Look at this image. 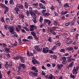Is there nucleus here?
I'll use <instances>...</instances> for the list:
<instances>
[{"label":"nucleus","mask_w":79,"mask_h":79,"mask_svg":"<svg viewBox=\"0 0 79 79\" xmlns=\"http://www.w3.org/2000/svg\"><path fill=\"white\" fill-rule=\"evenodd\" d=\"M34 73V72L33 71H30L29 73V75H30V76H33Z\"/></svg>","instance_id":"25"},{"label":"nucleus","mask_w":79,"mask_h":79,"mask_svg":"<svg viewBox=\"0 0 79 79\" xmlns=\"http://www.w3.org/2000/svg\"><path fill=\"white\" fill-rule=\"evenodd\" d=\"M48 47H46L45 48H43V53H48Z\"/></svg>","instance_id":"8"},{"label":"nucleus","mask_w":79,"mask_h":79,"mask_svg":"<svg viewBox=\"0 0 79 79\" xmlns=\"http://www.w3.org/2000/svg\"><path fill=\"white\" fill-rule=\"evenodd\" d=\"M5 11H4V13L5 14L8 11V10H9V8L6 6V8H5Z\"/></svg>","instance_id":"20"},{"label":"nucleus","mask_w":79,"mask_h":79,"mask_svg":"<svg viewBox=\"0 0 79 79\" xmlns=\"http://www.w3.org/2000/svg\"><path fill=\"white\" fill-rule=\"evenodd\" d=\"M15 78L16 79H22L21 77L20 76H17L15 77Z\"/></svg>","instance_id":"45"},{"label":"nucleus","mask_w":79,"mask_h":79,"mask_svg":"<svg viewBox=\"0 0 79 79\" xmlns=\"http://www.w3.org/2000/svg\"><path fill=\"white\" fill-rule=\"evenodd\" d=\"M39 6L41 9H45V7L41 3H39Z\"/></svg>","instance_id":"14"},{"label":"nucleus","mask_w":79,"mask_h":79,"mask_svg":"<svg viewBox=\"0 0 79 79\" xmlns=\"http://www.w3.org/2000/svg\"><path fill=\"white\" fill-rule=\"evenodd\" d=\"M56 48V46H55L53 47L52 49V50L54 51Z\"/></svg>","instance_id":"34"},{"label":"nucleus","mask_w":79,"mask_h":79,"mask_svg":"<svg viewBox=\"0 0 79 79\" xmlns=\"http://www.w3.org/2000/svg\"><path fill=\"white\" fill-rule=\"evenodd\" d=\"M2 8H5L6 6H5V5L3 4L2 5Z\"/></svg>","instance_id":"53"},{"label":"nucleus","mask_w":79,"mask_h":79,"mask_svg":"<svg viewBox=\"0 0 79 79\" xmlns=\"http://www.w3.org/2000/svg\"><path fill=\"white\" fill-rule=\"evenodd\" d=\"M71 24V23L70 22H68V23H66L65 24V26H68L69 25V24Z\"/></svg>","instance_id":"41"},{"label":"nucleus","mask_w":79,"mask_h":79,"mask_svg":"<svg viewBox=\"0 0 79 79\" xmlns=\"http://www.w3.org/2000/svg\"><path fill=\"white\" fill-rule=\"evenodd\" d=\"M9 19H10L9 18H6V22H8V21H9Z\"/></svg>","instance_id":"62"},{"label":"nucleus","mask_w":79,"mask_h":79,"mask_svg":"<svg viewBox=\"0 0 79 79\" xmlns=\"http://www.w3.org/2000/svg\"><path fill=\"white\" fill-rule=\"evenodd\" d=\"M21 31L22 32H23V33H26V31L24 30V29H21Z\"/></svg>","instance_id":"63"},{"label":"nucleus","mask_w":79,"mask_h":79,"mask_svg":"<svg viewBox=\"0 0 79 79\" xmlns=\"http://www.w3.org/2000/svg\"><path fill=\"white\" fill-rule=\"evenodd\" d=\"M50 32H51V33L53 35H55L56 34V33H55V32H54L53 30H50Z\"/></svg>","instance_id":"27"},{"label":"nucleus","mask_w":79,"mask_h":79,"mask_svg":"<svg viewBox=\"0 0 79 79\" xmlns=\"http://www.w3.org/2000/svg\"><path fill=\"white\" fill-rule=\"evenodd\" d=\"M44 22H45V23H47L49 25L50 24H51V21L48 19H44Z\"/></svg>","instance_id":"13"},{"label":"nucleus","mask_w":79,"mask_h":79,"mask_svg":"<svg viewBox=\"0 0 79 79\" xmlns=\"http://www.w3.org/2000/svg\"><path fill=\"white\" fill-rule=\"evenodd\" d=\"M45 10H43L42 11V13H43V15L44 16V15H45V10H46V9H45V8L44 9Z\"/></svg>","instance_id":"38"},{"label":"nucleus","mask_w":79,"mask_h":79,"mask_svg":"<svg viewBox=\"0 0 79 79\" xmlns=\"http://www.w3.org/2000/svg\"><path fill=\"white\" fill-rule=\"evenodd\" d=\"M18 27L19 29V30H21V29L22 27H21V25H18Z\"/></svg>","instance_id":"47"},{"label":"nucleus","mask_w":79,"mask_h":79,"mask_svg":"<svg viewBox=\"0 0 79 79\" xmlns=\"http://www.w3.org/2000/svg\"><path fill=\"white\" fill-rule=\"evenodd\" d=\"M67 62V61H66V60H63L62 64H66V63Z\"/></svg>","instance_id":"46"},{"label":"nucleus","mask_w":79,"mask_h":79,"mask_svg":"<svg viewBox=\"0 0 79 79\" xmlns=\"http://www.w3.org/2000/svg\"><path fill=\"white\" fill-rule=\"evenodd\" d=\"M76 31V28H73L72 30V32H75Z\"/></svg>","instance_id":"57"},{"label":"nucleus","mask_w":79,"mask_h":79,"mask_svg":"<svg viewBox=\"0 0 79 79\" xmlns=\"http://www.w3.org/2000/svg\"><path fill=\"white\" fill-rule=\"evenodd\" d=\"M29 11L30 13V15L31 16H32V7H30L29 8Z\"/></svg>","instance_id":"15"},{"label":"nucleus","mask_w":79,"mask_h":79,"mask_svg":"<svg viewBox=\"0 0 79 79\" xmlns=\"http://www.w3.org/2000/svg\"><path fill=\"white\" fill-rule=\"evenodd\" d=\"M15 42L14 44H13L14 46H17V45H18V43L16 42V41H15Z\"/></svg>","instance_id":"54"},{"label":"nucleus","mask_w":79,"mask_h":79,"mask_svg":"<svg viewBox=\"0 0 79 79\" xmlns=\"http://www.w3.org/2000/svg\"><path fill=\"white\" fill-rule=\"evenodd\" d=\"M1 20L2 22H5V21L4 20V19H3V17H2L1 18Z\"/></svg>","instance_id":"58"},{"label":"nucleus","mask_w":79,"mask_h":79,"mask_svg":"<svg viewBox=\"0 0 79 79\" xmlns=\"http://www.w3.org/2000/svg\"><path fill=\"white\" fill-rule=\"evenodd\" d=\"M31 34L34 37H35L36 34L34 33V32L33 31L31 32Z\"/></svg>","instance_id":"33"},{"label":"nucleus","mask_w":79,"mask_h":79,"mask_svg":"<svg viewBox=\"0 0 79 79\" xmlns=\"http://www.w3.org/2000/svg\"><path fill=\"white\" fill-rule=\"evenodd\" d=\"M73 50V48L71 47H69L67 48V51H72Z\"/></svg>","instance_id":"19"},{"label":"nucleus","mask_w":79,"mask_h":79,"mask_svg":"<svg viewBox=\"0 0 79 79\" xmlns=\"http://www.w3.org/2000/svg\"><path fill=\"white\" fill-rule=\"evenodd\" d=\"M38 76V73L34 72L33 74V76L36 77Z\"/></svg>","instance_id":"32"},{"label":"nucleus","mask_w":79,"mask_h":79,"mask_svg":"<svg viewBox=\"0 0 79 79\" xmlns=\"http://www.w3.org/2000/svg\"><path fill=\"white\" fill-rule=\"evenodd\" d=\"M44 77L46 79H55V77L53 75H52V74H51L50 75H47L44 76Z\"/></svg>","instance_id":"2"},{"label":"nucleus","mask_w":79,"mask_h":79,"mask_svg":"<svg viewBox=\"0 0 79 79\" xmlns=\"http://www.w3.org/2000/svg\"><path fill=\"white\" fill-rule=\"evenodd\" d=\"M56 45H57V46H58V47H60V46L61 45V43H60V41H58Z\"/></svg>","instance_id":"30"},{"label":"nucleus","mask_w":79,"mask_h":79,"mask_svg":"<svg viewBox=\"0 0 79 79\" xmlns=\"http://www.w3.org/2000/svg\"><path fill=\"white\" fill-rule=\"evenodd\" d=\"M53 58H54V59H56L57 57H56V56L55 55H53Z\"/></svg>","instance_id":"56"},{"label":"nucleus","mask_w":79,"mask_h":79,"mask_svg":"<svg viewBox=\"0 0 79 79\" xmlns=\"http://www.w3.org/2000/svg\"><path fill=\"white\" fill-rule=\"evenodd\" d=\"M19 66L20 67H22L23 68V69H26V66L24 65V64H19Z\"/></svg>","instance_id":"16"},{"label":"nucleus","mask_w":79,"mask_h":79,"mask_svg":"<svg viewBox=\"0 0 79 79\" xmlns=\"http://www.w3.org/2000/svg\"><path fill=\"white\" fill-rule=\"evenodd\" d=\"M19 8H20L21 9H24L23 6L22 5H20L19 6Z\"/></svg>","instance_id":"42"},{"label":"nucleus","mask_w":79,"mask_h":79,"mask_svg":"<svg viewBox=\"0 0 79 79\" xmlns=\"http://www.w3.org/2000/svg\"><path fill=\"white\" fill-rule=\"evenodd\" d=\"M36 67L34 66H33L31 68V69H36Z\"/></svg>","instance_id":"64"},{"label":"nucleus","mask_w":79,"mask_h":79,"mask_svg":"<svg viewBox=\"0 0 79 79\" xmlns=\"http://www.w3.org/2000/svg\"><path fill=\"white\" fill-rule=\"evenodd\" d=\"M53 23L54 25H57V24H58L59 22L56 21H54L53 22Z\"/></svg>","instance_id":"29"},{"label":"nucleus","mask_w":79,"mask_h":79,"mask_svg":"<svg viewBox=\"0 0 79 79\" xmlns=\"http://www.w3.org/2000/svg\"><path fill=\"white\" fill-rule=\"evenodd\" d=\"M61 59L62 60H66V57L64 56H62L61 58Z\"/></svg>","instance_id":"43"},{"label":"nucleus","mask_w":79,"mask_h":79,"mask_svg":"<svg viewBox=\"0 0 79 79\" xmlns=\"http://www.w3.org/2000/svg\"><path fill=\"white\" fill-rule=\"evenodd\" d=\"M35 50L38 51V52H41L42 49V48H40L38 46H35Z\"/></svg>","instance_id":"7"},{"label":"nucleus","mask_w":79,"mask_h":79,"mask_svg":"<svg viewBox=\"0 0 79 79\" xmlns=\"http://www.w3.org/2000/svg\"><path fill=\"white\" fill-rule=\"evenodd\" d=\"M26 14L27 17H29V16H30V15H31V13H30V12H29L28 11H27L26 13Z\"/></svg>","instance_id":"26"},{"label":"nucleus","mask_w":79,"mask_h":79,"mask_svg":"<svg viewBox=\"0 0 79 79\" xmlns=\"http://www.w3.org/2000/svg\"><path fill=\"white\" fill-rule=\"evenodd\" d=\"M24 7L26 9H28V4L27 2H25L24 4Z\"/></svg>","instance_id":"18"},{"label":"nucleus","mask_w":79,"mask_h":79,"mask_svg":"<svg viewBox=\"0 0 79 79\" xmlns=\"http://www.w3.org/2000/svg\"><path fill=\"white\" fill-rule=\"evenodd\" d=\"M65 50H64V49H62L60 50V52H64Z\"/></svg>","instance_id":"61"},{"label":"nucleus","mask_w":79,"mask_h":79,"mask_svg":"<svg viewBox=\"0 0 79 79\" xmlns=\"http://www.w3.org/2000/svg\"><path fill=\"white\" fill-rule=\"evenodd\" d=\"M48 39L49 42H52V38L51 37L48 38Z\"/></svg>","instance_id":"37"},{"label":"nucleus","mask_w":79,"mask_h":79,"mask_svg":"<svg viewBox=\"0 0 79 79\" xmlns=\"http://www.w3.org/2000/svg\"><path fill=\"white\" fill-rule=\"evenodd\" d=\"M40 2L44 4H47V2H45V1L44 0H41Z\"/></svg>","instance_id":"36"},{"label":"nucleus","mask_w":79,"mask_h":79,"mask_svg":"<svg viewBox=\"0 0 79 79\" xmlns=\"http://www.w3.org/2000/svg\"><path fill=\"white\" fill-rule=\"evenodd\" d=\"M19 18L21 19H24V15L23 13L21 12H20L19 13Z\"/></svg>","instance_id":"4"},{"label":"nucleus","mask_w":79,"mask_h":79,"mask_svg":"<svg viewBox=\"0 0 79 79\" xmlns=\"http://www.w3.org/2000/svg\"><path fill=\"white\" fill-rule=\"evenodd\" d=\"M39 21L40 23H42L43 21V18L42 17H40V18Z\"/></svg>","instance_id":"44"},{"label":"nucleus","mask_w":79,"mask_h":79,"mask_svg":"<svg viewBox=\"0 0 79 79\" xmlns=\"http://www.w3.org/2000/svg\"><path fill=\"white\" fill-rule=\"evenodd\" d=\"M78 35H79V34H76V37H75V39H77H77H78Z\"/></svg>","instance_id":"51"},{"label":"nucleus","mask_w":79,"mask_h":79,"mask_svg":"<svg viewBox=\"0 0 79 79\" xmlns=\"http://www.w3.org/2000/svg\"><path fill=\"white\" fill-rule=\"evenodd\" d=\"M32 63L34 64H35V63H37V64H39L40 62L37 61V60H36L35 59H34V60H32Z\"/></svg>","instance_id":"12"},{"label":"nucleus","mask_w":79,"mask_h":79,"mask_svg":"<svg viewBox=\"0 0 79 79\" xmlns=\"http://www.w3.org/2000/svg\"><path fill=\"white\" fill-rule=\"evenodd\" d=\"M64 7L66 8H69V4L68 3L65 4L64 5Z\"/></svg>","instance_id":"24"},{"label":"nucleus","mask_w":79,"mask_h":79,"mask_svg":"<svg viewBox=\"0 0 79 79\" xmlns=\"http://www.w3.org/2000/svg\"><path fill=\"white\" fill-rule=\"evenodd\" d=\"M28 26V24L27 23H25L23 25V26L22 27H24V28H26V27Z\"/></svg>","instance_id":"31"},{"label":"nucleus","mask_w":79,"mask_h":79,"mask_svg":"<svg viewBox=\"0 0 79 79\" xmlns=\"http://www.w3.org/2000/svg\"><path fill=\"white\" fill-rule=\"evenodd\" d=\"M12 61H11V60H10L9 62V64H10V67H11L12 66Z\"/></svg>","instance_id":"49"},{"label":"nucleus","mask_w":79,"mask_h":79,"mask_svg":"<svg viewBox=\"0 0 79 79\" xmlns=\"http://www.w3.org/2000/svg\"><path fill=\"white\" fill-rule=\"evenodd\" d=\"M4 29L5 30H7L8 28V25H5L4 26Z\"/></svg>","instance_id":"40"},{"label":"nucleus","mask_w":79,"mask_h":79,"mask_svg":"<svg viewBox=\"0 0 79 79\" xmlns=\"http://www.w3.org/2000/svg\"><path fill=\"white\" fill-rule=\"evenodd\" d=\"M5 50L6 52H8L10 51V49L6 48L5 49Z\"/></svg>","instance_id":"55"},{"label":"nucleus","mask_w":79,"mask_h":79,"mask_svg":"<svg viewBox=\"0 0 79 79\" xmlns=\"http://www.w3.org/2000/svg\"><path fill=\"white\" fill-rule=\"evenodd\" d=\"M23 42H28L29 40H26V39H23Z\"/></svg>","instance_id":"48"},{"label":"nucleus","mask_w":79,"mask_h":79,"mask_svg":"<svg viewBox=\"0 0 79 79\" xmlns=\"http://www.w3.org/2000/svg\"><path fill=\"white\" fill-rule=\"evenodd\" d=\"M13 31L14 32H12V33H11V34H12L14 35V36H15V37H18V35L17 34H16V32H15V31H14V30H13Z\"/></svg>","instance_id":"21"},{"label":"nucleus","mask_w":79,"mask_h":79,"mask_svg":"<svg viewBox=\"0 0 79 79\" xmlns=\"http://www.w3.org/2000/svg\"><path fill=\"white\" fill-rule=\"evenodd\" d=\"M7 28H8V29L10 30V33H13V32H14L13 31L14 30H15V27L13 26H11V27L10 26H9L8 25Z\"/></svg>","instance_id":"3"},{"label":"nucleus","mask_w":79,"mask_h":79,"mask_svg":"<svg viewBox=\"0 0 79 79\" xmlns=\"http://www.w3.org/2000/svg\"><path fill=\"white\" fill-rule=\"evenodd\" d=\"M78 69H73V74H74L75 73V75L77 73V71Z\"/></svg>","instance_id":"17"},{"label":"nucleus","mask_w":79,"mask_h":79,"mask_svg":"<svg viewBox=\"0 0 79 79\" xmlns=\"http://www.w3.org/2000/svg\"><path fill=\"white\" fill-rule=\"evenodd\" d=\"M6 64L7 65L8 67H9L10 66V64H9V63L8 62H6Z\"/></svg>","instance_id":"60"},{"label":"nucleus","mask_w":79,"mask_h":79,"mask_svg":"<svg viewBox=\"0 0 79 79\" xmlns=\"http://www.w3.org/2000/svg\"><path fill=\"white\" fill-rule=\"evenodd\" d=\"M66 42L67 44H70L72 42V40L70 39V38H67L66 40Z\"/></svg>","instance_id":"9"},{"label":"nucleus","mask_w":79,"mask_h":79,"mask_svg":"<svg viewBox=\"0 0 79 79\" xmlns=\"http://www.w3.org/2000/svg\"><path fill=\"white\" fill-rule=\"evenodd\" d=\"M14 10L15 11L16 14H19V9L17 7H15L14 8Z\"/></svg>","instance_id":"10"},{"label":"nucleus","mask_w":79,"mask_h":79,"mask_svg":"<svg viewBox=\"0 0 79 79\" xmlns=\"http://www.w3.org/2000/svg\"><path fill=\"white\" fill-rule=\"evenodd\" d=\"M27 38L29 39H33V37L31 36H29Z\"/></svg>","instance_id":"50"},{"label":"nucleus","mask_w":79,"mask_h":79,"mask_svg":"<svg viewBox=\"0 0 79 79\" xmlns=\"http://www.w3.org/2000/svg\"><path fill=\"white\" fill-rule=\"evenodd\" d=\"M63 66V65L62 64H57V68L58 69H61V68H62Z\"/></svg>","instance_id":"11"},{"label":"nucleus","mask_w":79,"mask_h":79,"mask_svg":"<svg viewBox=\"0 0 79 79\" xmlns=\"http://www.w3.org/2000/svg\"><path fill=\"white\" fill-rule=\"evenodd\" d=\"M14 58L15 60H18L19 59V58H20L21 61L22 63H24V61H25V60H24V59L23 57H20V56H17V57H14Z\"/></svg>","instance_id":"1"},{"label":"nucleus","mask_w":79,"mask_h":79,"mask_svg":"<svg viewBox=\"0 0 79 79\" xmlns=\"http://www.w3.org/2000/svg\"><path fill=\"white\" fill-rule=\"evenodd\" d=\"M44 16H50V13H45L44 15Z\"/></svg>","instance_id":"28"},{"label":"nucleus","mask_w":79,"mask_h":79,"mask_svg":"<svg viewBox=\"0 0 79 79\" xmlns=\"http://www.w3.org/2000/svg\"><path fill=\"white\" fill-rule=\"evenodd\" d=\"M32 17L33 19H32L33 21L34 22V23H36V18L37 16H36V14L35 13L32 14Z\"/></svg>","instance_id":"5"},{"label":"nucleus","mask_w":79,"mask_h":79,"mask_svg":"<svg viewBox=\"0 0 79 79\" xmlns=\"http://www.w3.org/2000/svg\"><path fill=\"white\" fill-rule=\"evenodd\" d=\"M70 77L71 78H72V79H75L76 78V76H74V75H73L72 74L70 75Z\"/></svg>","instance_id":"35"},{"label":"nucleus","mask_w":79,"mask_h":79,"mask_svg":"<svg viewBox=\"0 0 79 79\" xmlns=\"http://www.w3.org/2000/svg\"><path fill=\"white\" fill-rule=\"evenodd\" d=\"M14 2H15V1H13V0H10V5H14V4H15Z\"/></svg>","instance_id":"22"},{"label":"nucleus","mask_w":79,"mask_h":79,"mask_svg":"<svg viewBox=\"0 0 79 79\" xmlns=\"http://www.w3.org/2000/svg\"><path fill=\"white\" fill-rule=\"evenodd\" d=\"M74 60V59L72 58H69V60H67L68 62H72V61H73Z\"/></svg>","instance_id":"23"},{"label":"nucleus","mask_w":79,"mask_h":79,"mask_svg":"<svg viewBox=\"0 0 79 79\" xmlns=\"http://www.w3.org/2000/svg\"><path fill=\"white\" fill-rule=\"evenodd\" d=\"M34 38H35V40H38V39H39V38H38V37L36 36V35L35 36H34Z\"/></svg>","instance_id":"59"},{"label":"nucleus","mask_w":79,"mask_h":79,"mask_svg":"<svg viewBox=\"0 0 79 79\" xmlns=\"http://www.w3.org/2000/svg\"><path fill=\"white\" fill-rule=\"evenodd\" d=\"M37 26H34L33 25H32L31 26L30 29L31 31H33L34 30V29H37Z\"/></svg>","instance_id":"6"},{"label":"nucleus","mask_w":79,"mask_h":79,"mask_svg":"<svg viewBox=\"0 0 79 79\" xmlns=\"http://www.w3.org/2000/svg\"><path fill=\"white\" fill-rule=\"evenodd\" d=\"M17 74L18 75H19L20 74V73H21V72L20 71V70L19 69L17 72Z\"/></svg>","instance_id":"52"},{"label":"nucleus","mask_w":79,"mask_h":79,"mask_svg":"<svg viewBox=\"0 0 79 79\" xmlns=\"http://www.w3.org/2000/svg\"><path fill=\"white\" fill-rule=\"evenodd\" d=\"M38 5L39 4L38 3H33L32 4V5H33V6H38Z\"/></svg>","instance_id":"39"}]
</instances>
